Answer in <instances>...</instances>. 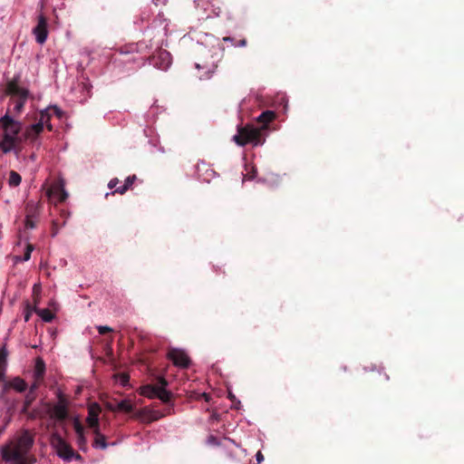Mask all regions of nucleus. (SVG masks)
Wrapping results in <instances>:
<instances>
[{
    "label": "nucleus",
    "mask_w": 464,
    "mask_h": 464,
    "mask_svg": "<svg viewBox=\"0 0 464 464\" xmlns=\"http://www.w3.org/2000/svg\"><path fill=\"white\" fill-rule=\"evenodd\" d=\"M35 434L26 429L11 437L0 446V457L5 464H34L35 457L32 453Z\"/></svg>",
    "instance_id": "obj_1"
},
{
    "label": "nucleus",
    "mask_w": 464,
    "mask_h": 464,
    "mask_svg": "<svg viewBox=\"0 0 464 464\" xmlns=\"http://www.w3.org/2000/svg\"><path fill=\"white\" fill-rule=\"evenodd\" d=\"M22 130L23 123L15 120L11 115V109L7 108L5 115L0 117V130L2 131L0 150L4 153L14 150L23 142Z\"/></svg>",
    "instance_id": "obj_2"
},
{
    "label": "nucleus",
    "mask_w": 464,
    "mask_h": 464,
    "mask_svg": "<svg viewBox=\"0 0 464 464\" xmlns=\"http://www.w3.org/2000/svg\"><path fill=\"white\" fill-rule=\"evenodd\" d=\"M233 140L238 146H245L248 143L258 146L262 145L265 141L261 137V130L249 125L238 129L237 133L233 136Z\"/></svg>",
    "instance_id": "obj_3"
},
{
    "label": "nucleus",
    "mask_w": 464,
    "mask_h": 464,
    "mask_svg": "<svg viewBox=\"0 0 464 464\" xmlns=\"http://www.w3.org/2000/svg\"><path fill=\"white\" fill-rule=\"evenodd\" d=\"M167 382L160 377L157 385H146L140 388V394L150 399L159 398L163 402L170 400V392L166 390Z\"/></svg>",
    "instance_id": "obj_4"
},
{
    "label": "nucleus",
    "mask_w": 464,
    "mask_h": 464,
    "mask_svg": "<svg viewBox=\"0 0 464 464\" xmlns=\"http://www.w3.org/2000/svg\"><path fill=\"white\" fill-rule=\"evenodd\" d=\"M50 445L61 459L67 461L72 459L74 456L73 450L57 432L51 435Z\"/></svg>",
    "instance_id": "obj_5"
},
{
    "label": "nucleus",
    "mask_w": 464,
    "mask_h": 464,
    "mask_svg": "<svg viewBox=\"0 0 464 464\" xmlns=\"http://www.w3.org/2000/svg\"><path fill=\"white\" fill-rule=\"evenodd\" d=\"M68 401L60 392L58 394V401L50 406L48 409V415L50 419L55 420H63L68 417Z\"/></svg>",
    "instance_id": "obj_6"
},
{
    "label": "nucleus",
    "mask_w": 464,
    "mask_h": 464,
    "mask_svg": "<svg viewBox=\"0 0 464 464\" xmlns=\"http://www.w3.org/2000/svg\"><path fill=\"white\" fill-rule=\"evenodd\" d=\"M33 34L39 44H44L48 37V24L46 18L40 14L36 26L33 29Z\"/></svg>",
    "instance_id": "obj_7"
},
{
    "label": "nucleus",
    "mask_w": 464,
    "mask_h": 464,
    "mask_svg": "<svg viewBox=\"0 0 464 464\" xmlns=\"http://www.w3.org/2000/svg\"><path fill=\"white\" fill-rule=\"evenodd\" d=\"M168 357L173 363L179 367L186 368L189 365L190 360L185 351L180 349H171L168 353Z\"/></svg>",
    "instance_id": "obj_8"
},
{
    "label": "nucleus",
    "mask_w": 464,
    "mask_h": 464,
    "mask_svg": "<svg viewBox=\"0 0 464 464\" xmlns=\"http://www.w3.org/2000/svg\"><path fill=\"white\" fill-rule=\"evenodd\" d=\"M101 411V406L96 402L91 403L88 406V416L86 418V422L88 426L92 428L93 430H96V429H100L99 415Z\"/></svg>",
    "instance_id": "obj_9"
},
{
    "label": "nucleus",
    "mask_w": 464,
    "mask_h": 464,
    "mask_svg": "<svg viewBox=\"0 0 464 464\" xmlns=\"http://www.w3.org/2000/svg\"><path fill=\"white\" fill-rule=\"evenodd\" d=\"M29 93L22 94L15 98H10L8 107L11 109V115L13 117L21 114L24 110V104L28 99Z\"/></svg>",
    "instance_id": "obj_10"
},
{
    "label": "nucleus",
    "mask_w": 464,
    "mask_h": 464,
    "mask_svg": "<svg viewBox=\"0 0 464 464\" xmlns=\"http://www.w3.org/2000/svg\"><path fill=\"white\" fill-rule=\"evenodd\" d=\"M47 196L52 200H54L55 202H62L65 200L68 197V193L66 192L63 185L62 184H55L51 186L47 192Z\"/></svg>",
    "instance_id": "obj_11"
},
{
    "label": "nucleus",
    "mask_w": 464,
    "mask_h": 464,
    "mask_svg": "<svg viewBox=\"0 0 464 464\" xmlns=\"http://www.w3.org/2000/svg\"><path fill=\"white\" fill-rule=\"evenodd\" d=\"M43 130L44 128L37 123H34L27 126L23 132V141H34L37 139V137L43 132Z\"/></svg>",
    "instance_id": "obj_12"
},
{
    "label": "nucleus",
    "mask_w": 464,
    "mask_h": 464,
    "mask_svg": "<svg viewBox=\"0 0 464 464\" xmlns=\"http://www.w3.org/2000/svg\"><path fill=\"white\" fill-rule=\"evenodd\" d=\"M153 64L162 71L167 70L171 64L170 54L166 51L160 52L153 57Z\"/></svg>",
    "instance_id": "obj_13"
},
{
    "label": "nucleus",
    "mask_w": 464,
    "mask_h": 464,
    "mask_svg": "<svg viewBox=\"0 0 464 464\" xmlns=\"http://www.w3.org/2000/svg\"><path fill=\"white\" fill-rule=\"evenodd\" d=\"M5 93L9 95L10 98H15L22 94L29 93V92L24 88H21L15 82L11 81L6 85Z\"/></svg>",
    "instance_id": "obj_14"
},
{
    "label": "nucleus",
    "mask_w": 464,
    "mask_h": 464,
    "mask_svg": "<svg viewBox=\"0 0 464 464\" xmlns=\"http://www.w3.org/2000/svg\"><path fill=\"white\" fill-rule=\"evenodd\" d=\"M5 388H12L17 392H24L27 389V383L20 377H15L5 383Z\"/></svg>",
    "instance_id": "obj_15"
},
{
    "label": "nucleus",
    "mask_w": 464,
    "mask_h": 464,
    "mask_svg": "<svg viewBox=\"0 0 464 464\" xmlns=\"http://www.w3.org/2000/svg\"><path fill=\"white\" fill-rule=\"evenodd\" d=\"M276 118V113L273 111H263L258 117L257 121L262 123L261 128H258L259 130H265L267 128V124L274 121Z\"/></svg>",
    "instance_id": "obj_16"
},
{
    "label": "nucleus",
    "mask_w": 464,
    "mask_h": 464,
    "mask_svg": "<svg viewBox=\"0 0 464 464\" xmlns=\"http://www.w3.org/2000/svg\"><path fill=\"white\" fill-rule=\"evenodd\" d=\"M49 111H50L49 107L45 108L43 111H41L39 121L36 122V123L40 124L41 127H43V128L44 126H46L49 130H53V126L50 123L51 114H50Z\"/></svg>",
    "instance_id": "obj_17"
},
{
    "label": "nucleus",
    "mask_w": 464,
    "mask_h": 464,
    "mask_svg": "<svg viewBox=\"0 0 464 464\" xmlns=\"http://www.w3.org/2000/svg\"><path fill=\"white\" fill-rule=\"evenodd\" d=\"M93 433L95 435L93 447L105 450L108 447L105 436L102 434L100 429H96V430H93Z\"/></svg>",
    "instance_id": "obj_18"
},
{
    "label": "nucleus",
    "mask_w": 464,
    "mask_h": 464,
    "mask_svg": "<svg viewBox=\"0 0 464 464\" xmlns=\"http://www.w3.org/2000/svg\"><path fill=\"white\" fill-rule=\"evenodd\" d=\"M45 371V364L41 358H37L34 366V378L36 380L42 379Z\"/></svg>",
    "instance_id": "obj_19"
},
{
    "label": "nucleus",
    "mask_w": 464,
    "mask_h": 464,
    "mask_svg": "<svg viewBox=\"0 0 464 464\" xmlns=\"http://www.w3.org/2000/svg\"><path fill=\"white\" fill-rule=\"evenodd\" d=\"M136 179L135 176H129L125 181L124 184L116 189H114L113 193H119V194H124L129 188L133 184L134 180Z\"/></svg>",
    "instance_id": "obj_20"
},
{
    "label": "nucleus",
    "mask_w": 464,
    "mask_h": 464,
    "mask_svg": "<svg viewBox=\"0 0 464 464\" xmlns=\"http://www.w3.org/2000/svg\"><path fill=\"white\" fill-rule=\"evenodd\" d=\"M6 366V352L5 349H0V382L4 380Z\"/></svg>",
    "instance_id": "obj_21"
},
{
    "label": "nucleus",
    "mask_w": 464,
    "mask_h": 464,
    "mask_svg": "<svg viewBox=\"0 0 464 464\" xmlns=\"http://www.w3.org/2000/svg\"><path fill=\"white\" fill-rule=\"evenodd\" d=\"M117 410L124 412H130L133 411V405L129 400H122L117 403Z\"/></svg>",
    "instance_id": "obj_22"
},
{
    "label": "nucleus",
    "mask_w": 464,
    "mask_h": 464,
    "mask_svg": "<svg viewBox=\"0 0 464 464\" xmlns=\"http://www.w3.org/2000/svg\"><path fill=\"white\" fill-rule=\"evenodd\" d=\"M21 181L22 178L20 174L17 173L16 171L12 170L9 174L8 184L11 187H17L20 185Z\"/></svg>",
    "instance_id": "obj_23"
},
{
    "label": "nucleus",
    "mask_w": 464,
    "mask_h": 464,
    "mask_svg": "<svg viewBox=\"0 0 464 464\" xmlns=\"http://www.w3.org/2000/svg\"><path fill=\"white\" fill-rule=\"evenodd\" d=\"M36 313L42 318V320L44 322H51L54 317V314H53V312H51L47 308L39 309L36 311Z\"/></svg>",
    "instance_id": "obj_24"
},
{
    "label": "nucleus",
    "mask_w": 464,
    "mask_h": 464,
    "mask_svg": "<svg viewBox=\"0 0 464 464\" xmlns=\"http://www.w3.org/2000/svg\"><path fill=\"white\" fill-rule=\"evenodd\" d=\"M73 428H74L76 435H81V434L84 433V428L81 424L78 418H75L73 420Z\"/></svg>",
    "instance_id": "obj_25"
},
{
    "label": "nucleus",
    "mask_w": 464,
    "mask_h": 464,
    "mask_svg": "<svg viewBox=\"0 0 464 464\" xmlns=\"http://www.w3.org/2000/svg\"><path fill=\"white\" fill-rule=\"evenodd\" d=\"M34 250V247L32 245H27L26 246V251L24 253V256L23 258H20V257H16L17 260L19 261H28L31 257V253L32 251Z\"/></svg>",
    "instance_id": "obj_26"
},
{
    "label": "nucleus",
    "mask_w": 464,
    "mask_h": 464,
    "mask_svg": "<svg viewBox=\"0 0 464 464\" xmlns=\"http://www.w3.org/2000/svg\"><path fill=\"white\" fill-rule=\"evenodd\" d=\"M116 380H117V382H120V384L121 386H126L129 382V375H127L125 373H121L116 376Z\"/></svg>",
    "instance_id": "obj_27"
},
{
    "label": "nucleus",
    "mask_w": 464,
    "mask_h": 464,
    "mask_svg": "<svg viewBox=\"0 0 464 464\" xmlns=\"http://www.w3.org/2000/svg\"><path fill=\"white\" fill-rule=\"evenodd\" d=\"M97 330L100 334H105L112 331V329L111 327L106 326V325H99V326H97Z\"/></svg>",
    "instance_id": "obj_28"
},
{
    "label": "nucleus",
    "mask_w": 464,
    "mask_h": 464,
    "mask_svg": "<svg viewBox=\"0 0 464 464\" xmlns=\"http://www.w3.org/2000/svg\"><path fill=\"white\" fill-rule=\"evenodd\" d=\"M50 110L52 109L54 112V114L58 117V118H62L63 117V111L56 105H53V106H50L49 107Z\"/></svg>",
    "instance_id": "obj_29"
},
{
    "label": "nucleus",
    "mask_w": 464,
    "mask_h": 464,
    "mask_svg": "<svg viewBox=\"0 0 464 464\" xmlns=\"http://www.w3.org/2000/svg\"><path fill=\"white\" fill-rule=\"evenodd\" d=\"M118 183H119V179H116V178H115V179H111V180L109 181V183H108V187H109V188H111V189H112V188H115V189H116V188H118V187H117Z\"/></svg>",
    "instance_id": "obj_30"
},
{
    "label": "nucleus",
    "mask_w": 464,
    "mask_h": 464,
    "mask_svg": "<svg viewBox=\"0 0 464 464\" xmlns=\"http://www.w3.org/2000/svg\"><path fill=\"white\" fill-rule=\"evenodd\" d=\"M77 441L80 446L86 444V438L84 436V433L81 434V435H77Z\"/></svg>",
    "instance_id": "obj_31"
},
{
    "label": "nucleus",
    "mask_w": 464,
    "mask_h": 464,
    "mask_svg": "<svg viewBox=\"0 0 464 464\" xmlns=\"http://www.w3.org/2000/svg\"><path fill=\"white\" fill-rule=\"evenodd\" d=\"M105 406H106V408H107L108 410H110V411H118V410H117V404H116V405H114V404H112V403H111V402H107V403L105 404Z\"/></svg>",
    "instance_id": "obj_32"
},
{
    "label": "nucleus",
    "mask_w": 464,
    "mask_h": 464,
    "mask_svg": "<svg viewBox=\"0 0 464 464\" xmlns=\"http://www.w3.org/2000/svg\"><path fill=\"white\" fill-rule=\"evenodd\" d=\"M256 460L257 462H261L264 460V456L263 454L261 453V451H258L256 454Z\"/></svg>",
    "instance_id": "obj_33"
},
{
    "label": "nucleus",
    "mask_w": 464,
    "mask_h": 464,
    "mask_svg": "<svg viewBox=\"0 0 464 464\" xmlns=\"http://www.w3.org/2000/svg\"><path fill=\"white\" fill-rule=\"evenodd\" d=\"M30 316H31V312H30V310H27L25 314H24V321L28 322L29 319H30Z\"/></svg>",
    "instance_id": "obj_34"
},
{
    "label": "nucleus",
    "mask_w": 464,
    "mask_h": 464,
    "mask_svg": "<svg viewBox=\"0 0 464 464\" xmlns=\"http://www.w3.org/2000/svg\"><path fill=\"white\" fill-rule=\"evenodd\" d=\"M38 387V384L36 382H34L31 388H30V392H34Z\"/></svg>",
    "instance_id": "obj_35"
},
{
    "label": "nucleus",
    "mask_w": 464,
    "mask_h": 464,
    "mask_svg": "<svg viewBox=\"0 0 464 464\" xmlns=\"http://www.w3.org/2000/svg\"><path fill=\"white\" fill-rule=\"evenodd\" d=\"M246 44V41L245 39H242L239 41L237 46L243 47Z\"/></svg>",
    "instance_id": "obj_36"
},
{
    "label": "nucleus",
    "mask_w": 464,
    "mask_h": 464,
    "mask_svg": "<svg viewBox=\"0 0 464 464\" xmlns=\"http://www.w3.org/2000/svg\"><path fill=\"white\" fill-rule=\"evenodd\" d=\"M223 40H224L225 42H228V43L233 42V39H232V38H230V37H224V38H223Z\"/></svg>",
    "instance_id": "obj_37"
},
{
    "label": "nucleus",
    "mask_w": 464,
    "mask_h": 464,
    "mask_svg": "<svg viewBox=\"0 0 464 464\" xmlns=\"http://www.w3.org/2000/svg\"><path fill=\"white\" fill-rule=\"evenodd\" d=\"M38 288H39V285H34V291H35V290H38Z\"/></svg>",
    "instance_id": "obj_38"
},
{
    "label": "nucleus",
    "mask_w": 464,
    "mask_h": 464,
    "mask_svg": "<svg viewBox=\"0 0 464 464\" xmlns=\"http://www.w3.org/2000/svg\"><path fill=\"white\" fill-rule=\"evenodd\" d=\"M204 396H205L206 400L208 401V396L207 394H204Z\"/></svg>",
    "instance_id": "obj_39"
}]
</instances>
